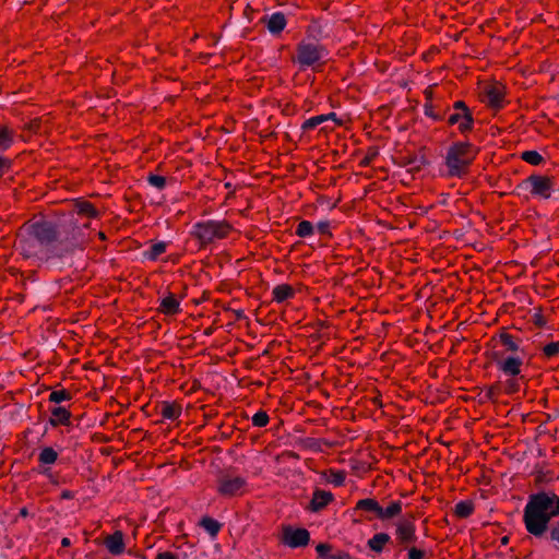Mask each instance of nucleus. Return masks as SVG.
Listing matches in <instances>:
<instances>
[{"instance_id": "obj_14", "label": "nucleus", "mask_w": 559, "mask_h": 559, "mask_svg": "<svg viewBox=\"0 0 559 559\" xmlns=\"http://www.w3.org/2000/svg\"><path fill=\"white\" fill-rule=\"evenodd\" d=\"M17 247L27 258L36 255L41 248L35 238H33L28 233H24L20 236Z\"/></svg>"}, {"instance_id": "obj_39", "label": "nucleus", "mask_w": 559, "mask_h": 559, "mask_svg": "<svg viewBox=\"0 0 559 559\" xmlns=\"http://www.w3.org/2000/svg\"><path fill=\"white\" fill-rule=\"evenodd\" d=\"M316 550L321 557H325L328 559L331 546L329 544H319L316 547Z\"/></svg>"}, {"instance_id": "obj_45", "label": "nucleus", "mask_w": 559, "mask_h": 559, "mask_svg": "<svg viewBox=\"0 0 559 559\" xmlns=\"http://www.w3.org/2000/svg\"><path fill=\"white\" fill-rule=\"evenodd\" d=\"M317 228H318L319 233H321V234H328V233H329V229H330V223H329V222H320V223L317 225Z\"/></svg>"}, {"instance_id": "obj_12", "label": "nucleus", "mask_w": 559, "mask_h": 559, "mask_svg": "<svg viewBox=\"0 0 559 559\" xmlns=\"http://www.w3.org/2000/svg\"><path fill=\"white\" fill-rule=\"evenodd\" d=\"M334 500V496L330 491L316 489L310 501L309 510L319 512L326 508Z\"/></svg>"}, {"instance_id": "obj_18", "label": "nucleus", "mask_w": 559, "mask_h": 559, "mask_svg": "<svg viewBox=\"0 0 559 559\" xmlns=\"http://www.w3.org/2000/svg\"><path fill=\"white\" fill-rule=\"evenodd\" d=\"M273 300L276 302H283L295 296V289L288 284H281L272 290Z\"/></svg>"}, {"instance_id": "obj_48", "label": "nucleus", "mask_w": 559, "mask_h": 559, "mask_svg": "<svg viewBox=\"0 0 559 559\" xmlns=\"http://www.w3.org/2000/svg\"><path fill=\"white\" fill-rule=\"evenodd\" d=\"M74 498V493L70 490H63L61 492V499H73Z\"/></svg>"}, {"instance_id": "obj_52", "label": "nucleus", "mask_w": 559, "mask_h": 559, "mask_svg": "<svg viewBox=\"0 0 559 559\" xmlns=\"http://www.w3.org/2000/svg\"><path fill=\"white\" fill-rule=\"evenodd\" d=\"M509 385L511 388V390H510L511 392H515L518 390V388H515L514 381H511Z\"/></svg>"}, {"instance_id": "obj_33", "label": "nucleus", "mask_w": 559, "mask_h": 559, "mask_svg": "<svg viewBox=\"0 0 559 559\" xmlns=\"http://www.w3.org/2000/svg\"><path fill=\"white\" fill-rule=\"evenodd\" d=\"M313 234V226L309 221H301L297 228H296V235L299 237H308Z\"/></svg>"}, {"instance_id": "obj_8", "label": "nucleus", "mask_w": 559, "mask_h": 559, "mask_svg": "<svg viewBox=\"0 0 559 559\" xmlns=\"http://www.w3.org/2000/svg\"><path fill=\"white\" fill-rule=\"evenodd\" d=\"M531 188L533 195L549 199L554 188V180L547 176L531 175L524 182Z\"/></svg>"}, {"instance_id": "obj_46", "label": "nucleus", "mask_w": 559, "mask_h": 559, "mask_svg": "<svg viewBox=\"0 0 559 559\" xmlns=\"http://www.w3.org/2000/svg\"><path fill=\"white\" fill-rule=\"evenodd\" d=\"M349 556L344 551H338L336 554L330 555L328 559H348Z\"/></svg>"}, {"instance_id": "obj_10", "label": "nucleus", "mask_w": 559, "mask_h": 559, "mask_svg": "<svg viewBox=\"0 0 559 559\" xmlns=\"http://www.w3.org/2000/svg\"><path fill=\"white\" fill-rule=\"evenodd\" d=\"M310 540V534L306 528L285 527L283 530V542L292 548L307 546Z\"/></svg>"}, {"instance_id": "obj_23", "label": "nucleus", "mask_w": 559, "mask_h": 559, "mask_svg": "<svg viewBox=\"0 0 559 559\" xmlns=\"http://www.w3.org/2000/svg\"><path fill=\"white\" fill-rule=\"evenodd\" d=\"M390 539L391 538L386 533H378L368 540V546L371 550L381 552Z\"/></svg>"}, {"instance_id": "obj_25", "label": "nucleus", "mask_w": 559, "mask_h": 559, "mask_svg": "<svg viewBox=\"0 0 559 559\" xmlns=\"http://www.w3.org/2000/svg\"><path fill=\"white\" fill-rule=\"evenodd\" d=\"M14 131L7 126H0V151H7L13 143Z\"/></svg>"}, {"instance_id": "obj_2", "label": "nucleus", "mask_w": 559, "mask_h": 559, "mask_svg": "<svg viewBox=\"0 0 559 559\" xmlns=\"http://www.w3.org/2000/svg\"><path fill=\"white\" fill-rule=\"evenodd\" d=\"M476 157V150L471 143L457 142L450 146L445 165L452 177H462L467 173L468 166Z\"/></svg>"}, {"instance_id": "obj_26", "label": "nucleus", "mask_w": 559, "mask_h": 559, "mask_svg": "<svg viewBox=\"0 0 559 559\" xmlns=\"http://www.w3.org/2000/svg\"><path fill=\"white\" fill-rule=\"evenodd\" d=\"M200 525L212 536V537H215L222 525L214 519L210 518V516H204L202 518V520L200 521Z\"/></svg>"}, {"instance_id": "obj_34", "label": "nucleus", "mask_w": 559, "mask_h": 559, "mask_svg": "<svg viewBox=\"0 0 559 559\" xmlns=\"http://www.w3.org/2000/svg\"><path fill=\"white\" fill-rule=\"evenodd\" d=\"M325 122V118L322 117V115L311 117L307 119L302 126L301 129L304 131H310L320 126L321 123Z\"/></svg>"}, {"instance_id": "obj_47", "label": "nucleus", "mask_w": 559, "mask_h": 559, "mask_svg": "<svg viewBox=\"0 0 559 559\" xmlns=\"http://www.w3.org/2000/svg\"><path fill=\"white\" fill-rule=\"evenodd\" d=\"M323 118H325V121L328 120H333L335 121L337 124H341V121L337 119L336 117V114L335 112H330V114H326V115H322Z\"/></svg>"}, {"instance_id": "obj_15", "label": "nucleus", "mask_w": 559, "mask_h": 559, "mask_svg": "<svg viewBox=\"0 0 559 559\" xmlns=\"http://www.w3.org/2000/svg\"><path fill=\"white\" fill-rule=\"evenodd\" d=\"M158 311L166 316H174L180 312V301L173 293L162 298Z\"/></svg>"}, {"instance_id": "obj_21", "label": "nucleus", "mask_w": 559, "mask_h": 559, "mask_svg": "<svg viewBox=\"0 0 559 559\" xmlns=\"http://www.w3.org/2000/svg\"><path fill=\"white\" fill-rule=\"evenodd\" d=\"M160 414L165 419H176L181 414V406L175 402H163L160 405Z\"/></svg>"}, {"instance_id": "obj_38", "label": "nucleus", "mask_w": 559, "mask_h": 559, "mask_svg": "<svg viewBox=\"0 0 559 559\" xmlns=\"http://www.w3.org/2000/svg\"><path fill=\"white\" fill-rule=\"evenodd\" d=\"M543 353L547 358L555 357L559 354V343L551 342L544 346Z\"/></svg>"}, {"instance_id": "obj_16", "label": "nucleus", "mask_w": 559, "mask_h": 559, "mask_svg": "<svg viewBox=\"0 0 559 559\" xmlns=\"http://www.w3.org/2000/svg\"><path fill=\"white\" fill-rule=\"evenodd\" d=\"M70 419L71 413L67 408L58 406L51 409V417L49 418V424L52 427H58L61 425L69 426L71 423Z\"/></svg>"}, {"instance_id": "obj_41", "label": "nucleus", "mask_w": 559, "mask_h": 559, "mask_svg": "<svg viewBox=\"0 0 559 559\" xmlns=\"http://www.w3.org/2000/svg\"><path fill=\"white\" fill-rule=\"evenodd\" d=\"M550 539L559 544V521L550 528Z\"/></svg>"}, {"instance_id": "obj_36", "label": "nucleus", "mask_w": 559, "mask_h": 559, "mask_svg": "<svg viewBox=\"0 0 559 559\" xmlns=\"http://www.w3.org/2000/svg\"><path fill=\"white\" fill-rule=\"evenodd\" d=\"M270 417L266 412L260 411L252 417V425L255 427H265L269 424Z\"/></svg>"}, {"instance_id": "obj_6", "label": "nucleus", "mask_w": 559, "mask_h": 559, "mask_svg": "<svg viewBox=\"0 0 559 559\" xmlns=\"http://www.w3.org/2000/svg\"><path fill=\"white\" fill-rule=\"evenodd\" d=\"M449 126H457L461 133L469 132L473 129L474 119L472 112L463 100L453 104V112L448 118Z\"/></svg>"}, {"instance_id": "obj_9", "label": "nucleus", "mask_w": 559, "mask_h": 559, "mask_svg": "<svg viewBox=\"0 0 559 559\" xmlns=\"http://www.w3.org/2000/svg\"><path fill=\"white\" fill-rule=\"evenodd\" d=\"M504 353L496 352L493 354V360L506 376L515 377L521 373V367L523 365V360L520 357L510 356L504 358Z\"/></svg>"}, {"instance_id": "obj_32", "label": "nucleus", "mask_w": 559, "mask_h": 559, "mask_svg": "<svg viewBox=\"0 0 559 559\" xmlns=\"http://www.w3.org/2000/svg\"><path fill=\"white\" fill-rule=\"evenodd\" d=\"M345 473L343 471H330L326 476V481L335 486H342L345 481Z\"/></svg>"}, {"instance_id": "obj_51", "label": "nucleus", "mask_w": 559, "mask_h": 559, "mask_svg": "<svg viewBox=\"0 0 559 559\" xmlns=\"http://www.w3.org/2000/svg\"><path fill=\"white\" fill-rule=\"evenodd\" d=\"M61 545H62V547H69L71 545V542L68 537H63L61 539Z\"/></svg>"}, {"instance_id": "obj_27", "label": "nucleus", "mask_w": 559, "mask_h": 559, "mask_svg": "<svg viewBox=\"0 0 559 559\" xmlns=\"http://www.w3.org/2000/svg\"><path fill=\"white\" fill-rule=\"evenodd\" d=\"M167 243L166 242H156L151 246L148 251L144 252V257L151 261L157 260L159 255L166 252Z\"/></svg>"}, {"instance_id": "obj_3", "label": "nucleus", "mask_w": 559, "mask_h": 559, "mask_svg": "<svg viewBox=\"0 0 559 559\" xmlns=\"http://www.w3.org/2000/svg\"><path fill=\"white\" fill-rule=\"evenodd\" d=\"M233 231V226L227 221L209 219L193 225L191 235L198 239L201 246H207L216 240L227 238Z\"/></svg>"}, {"instance_id": "obj_37", "label": "nucleus", "mask_w": 559, "mask_h": 559, "mask_svg": "<svg viewBox=\"0 0 559 559\" xmlns=\"http://www.w3.org/2000/svg\"><path fill=\"white\" fill-rule=\"evenodd\" d=\"M147 181L151 186L162 190L166 186V178L164 176L150 174L147 176Z\"/></svg>"}, {"instance_id": "obj_19", "label": "nucleus", "mask_w": 559, "mask_h": 559, "mask_svg": "<svg viewBox=\"0 0 559 559\" xmlns=\"http://www.w3.org/2000/svg\"><path fill=\"white\" fill-rule=\"evenodd\" d=\"M355 510L366 511L373 513L377 518L379 516V512L381 511V506L376 499L366 498L357 501Z\"/></svg>"}, {"instance_id": "obj_11", "label": "nucleus", "mask_w": 559, "mask_h": 559, "mask_svg": "<svg viewBox=\"0 0 559 559\" xmlns=\"http://www.w3.org/2000/svg\"><path fill=\"white\" fill-rule=\"evenodd\" d=\"M395 536H396V540L401 545L406 546L411 543H415L417 539V536H416V527H415L414 522L411 520H406V519L400 520L396 523Z\"/></svg>"}, {"instance_id": "obj_35", "label": "nucleus", "mask_w": 559, "mask_h": 559, "mask_svg": "<svg viewBox=\"0 0 559 559\" xmlns=\"http://www.w3.org/2000/svg\"><path fill=\"white\" fill-rule=\"evenodd\" d=\"M71 399V393L68 390H58L52 391L49 395V401L53 403H61L63 401H69Z\"/></svg>"}, {"instance_id": "obj_30", "label": "nucleus", "mask_w": 559, "mask_h": 559, "mask_svg": "<svg viewBox=\"0 0 559 559\" xmlns=\"http://www.w3.org/2000/svg\"><path fill=\"white\" fill-rule=\"evenodd\" d=\"M58 459V453L52 448H44L39 455L38 461L43 464H53Z\"/></svg>"}, {"instance_id": "obj_13", "label": "nucleus", "mask_w": 559, "mask_h": 559, "mask_svg": "<svg viewBox=\"0 0 559 559\" xmlns=\"http://www.w3.org/2000/svg\"><path fill=\"white\" fill-rule=\"evenodd\" d=\"M104 545L114 556L123 554L126 549L123 533L121 531H116L114 534L107 535L104 538Z\"/></svg>"}, {"instance_id": "obj_24", "label": "nucleus", "mask_w": 559, "mask_h": 559, "mask_svg": "<svg viewBox=\"0 0 559 559\" xmlns=\"http://www.w3.org/2000/svg\"><path fill=\"white\" fill-rule=\"evenodd\" d=\"M75 212L79 215H83L90 218H94L98 216V211L95 206L87 201H76L75 203Z\"/></svg>"}, {"instance_id": "obj_42", "label": "nucleus", "mask_w": 559, "mask_h": 559, "mask_svg": "<svg viewBox=\"0 0 559 559\" xmlns=\"http://www.w3.org/2000/svg\"><path fill=\"white\" fill-rule=\"evenodd\" d=\"M11 166L10 159L0 156V176H2Z\"/></svg>"}, {"instance_id": "obj_20", "label": "nucleus", "mask_w": 559, "mask_h": 559, "mask_svg": "<svg viewBox=\"0 0 559 559\" xmlns=\"http://www.w3.org/2000/svg\"><path fill=\"white\" fill-rule=\"evenodd\" d=\"M402 507V501H392L386 508L381 507L378 519L382 521L393 519L401 514Z\"/></svg>"}, {"instance_id": "obj_43", "label": "nucleus", "mask_w": 559, "mask_h": 559, "mask_svg": "<svg viewBox=\"0 0 559 559\" xmlns=\"http://www.w3.org/2000/svg\"><path fill=\"white\" fill-rule=\"evenodd\" d=\"M155 559H178V557L170 551H163L158 552Z\"/></svg>"}, {"instance_id": "obj_54", "label": "nucleus", "mask_w": 559, "mask_h": 559, "mask_svg": "<svg viewBox=\"0 0 559 559\" xmlns=\"http://www.w3.org/2000/svg\"><path fill=\"white\" fill-rule=\"evenodd\" d=\"M20 513H21L22 516H26L27 515V511H26L25 508H23Z\"/></svg>"}, {"instance_id": "obj_31", "label": "nucleus", "mask_w": 559, "mask_h": 559, "mask_svg": "<svg viewBox=\"0 0 559 559\" xmlns=\"http://www.w3.org/2000/svg\"><path fill=\"white\" fill-rule=\"evenodd\" d=\"M499 340L501 344L506 347V350L516 352L519 349V344L514 341L511 334L503 332L499 335Z\"/></svg>"}, {"instance_id": "obj_29", "label": "nucleus", "mask_w": 559, "mask_h": 559, "mask_svg": "<svg viewBox=\"0 0 559 559\" xmlns=\"http://www.w3.org/2000/svg\"><path fill=\"white\" fill-rule=\"evenodd\" d=\"M521 159L534 166H538L544 163V157L537 151L522 152Z\"/></svg>"}, {"instance_id": "obj_53", "label": "nucleus", "mask_w": 559, "mask_h": 559, "mask_svg": "<svg viewBox=\"0 0 559 559\" xmlns=\"http://www.w3.org/2000/svg\"><path fill=\"white\" fill-rule=\"evenodd\" d=\"M508 542H509V537L508 536L502 537L501 543L503 545L508 544Z\"/></svg>"}, {"instance_id": "obj_17", "label": "nucleus", "mask_w": 559, "mask_h": 559, "mask_svg": "<svg viewBox=\"0 0 559 559\" xmlns=\"http://www.w3.org/2000/svg\"><path fill=\"white\" fill-rule=\"evenodd\" d=\"M286 17L283 13L272 14L266 22V27L272 34H280L286 26Z\"/></svg>"}, {"instance_id": "obj_28", "label": "nucleus", "mask_w": 559, "mask_h": 559, "mask_svg": "<svg viewBox=\"0 0 559 559\" xmlns=\"http://www.w3.org/2000/svg\"><path fill=\"white\" fill-rule=\"evenodd\" d=\"M474 512V506L469 501H460L455 504L454 513L456 516L465 519Z\"/></svg>"}, {"instance_id": "obj_22", "label": "nucleus", "mask_w": 559, "mask_h": 559, "mask_svg": "<svg viewBox=\"0 0 559 559\" xmlns=\"http://www.w3.org/2000/svg\"><path fill=\"white\" fill-rule=\"evenodd\" d=\"M487 103L492 107H500L503 100V93L500 86H490L486 91Z\"/></svg>"}, {"instance_id": "obj_1", "label": "nucleus", "mask_w": 559, "mask_h": 559, "mask_svg": "<svg viewBox=\"0 0 559 559\" xmlns=\"http://www.w3.org/2000/svg\"><path fill=\"white\" fill-rule=\"evenodd\" d=\"M559 516V496L551 491L531 495L524 508L523 521L526 531L540 537L551 519Z\"/></svg>"}, {"instance_id": "obj_7", "label": "nucleus", "mask_w": 559, "mask_h": 559, "mask_svg": "<svg viewBox=\"0 0 559 559\" xmlns=\"http://www.w3.org/2000/svg\"><path fill=\"white\" fill-rule=\"evenodd\" d=\"M246 485L247 481L243 477L238 475L225 474L222 475L217 480V491L222 496L226 497L242 495Z\"/></svg>"}, {"instance_id": "obj_49", "label": "nucleus", "mask_w": 559, "mask_h": 559, "mask_svg": "<svg viewBox=\"0 0 559 559\" xmlns=\"http://www.w3.org/2000/svg\"><path fill=\"white\" fill-rule=\"evenodd\" d=\"M38 128H39V122L38 121H33L29 123L28 126V129L33 132H37L38 131Z\"/></svg>"}, {"instance_id": "obj_44", "label": "nucleus", "mask_w": 559, "mask_h": 559, "mask_svg": "<svg viewBox=\"0 0 559 559\" xmlns=\"http://www.w3.org/2000/svg\"><path fill=\"white\" fill-rule=\"evenodd\" d=\"M425 114L431 118H433L435 120H439L441 119V117L439 115H436L435 111H433V108L431 105H426L425 106Z\"/></svg>"}, {"instance_id": "obj_4", "label": "nucleus", "mask_w": 559, "mask_h": 559, "mask_svg": "<svg viewBox=\"0 0 559 559\" xmlns=\"http://www.w3.org/2000/svg\"><path fill=\"white\" fill-rule=\"evenodd\" d=\"M326 57L328 52L322 45L302 40L296 47L293 61L298 63L301 69L309 67L317 69L324 64Z\"/></svg>"}, {"instance_id": "obj_40", "label": "nucleus", "mask_w": 559, "mask_h": 559, "mask_svg": "<svg viewBox=\"0 0 559 559\" xmlns=\"http://www.w3.org/2000/svg\"><path fill=\"white\" fill-rule=\"evenodd\" d=\"M425 552L415 547L409 548L408 550V559H424Z\"/></svg>"}, {"instance_id": "obj_5", "label": "nucleus", "mask_w": 559, "mask_h": 559, "mask_svg": "<svg viewBox=\"0 0 559 559\" xmlns=\"http://www.w3.org/2000/svg\"><path fill=\"white\" fill-rule=\"evenodd\" d=\"M23 233H28L40 247L48 246L57 240L58 230L48 222H36L24 227Z\"/></svg>"}, {"instance_id": "obj_50", "label": "nucleus", "mask_w": 559, "mask_h": 559, "mask_svg": "<svg viewBox=\"0 0 559 559\" xmlns=\"http://www.w3.org/2000/svg\"><path fill=\"white\" fill-rule=\"evenodd\" d=\"M376 155V153H372L371 155H367L364 160H362V164L364 165H368L370 163V160L373 158V156Z\"/></svg>"}]
</instances>
